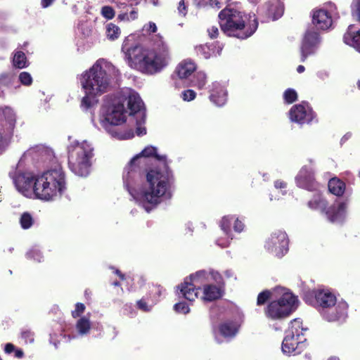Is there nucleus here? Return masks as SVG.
<instances>
[{
    "mask_svg": "<svg viewBox=\"0 0 360 360\" xmlns=\"http://www.w3.org/2000/svg\"><path fill=\"white\" fill-rule=\"evenodd\" d=\"M306 330L302 326V321L300 319H295L290 321L286 333L300 338L304 335L303 332Z\"/></svg>",
    "mask_w": 360,
    "mask_h": 360,
    "instance_id": "obj_29",
    "label": "nucleus"
},
{
    "mask_svg": "<svg viewBox=\"0 0 360 360\" xmlns=\"http://www.w3.org/2000/svg\"><path fill=\"white\" fill-rule=\"evenodd\" d=\"M306 339L301 337L297 338L286 333L282 342V351L283 353L299 354L306 347Z\"/></svg>",
    "mask_w": 360,
    "mask_h": 360,
    "instance_id": "obj_19",
    "label": "nucleus"
},
{
    "mask_svg": "<svg viewBox=\"0 0 360 360\" xmlns=\"http://www.w3.org/2000/svg\"><path fill=\"white\" fill-rule=\"evenodd\" d=\"M308 205L311 209L320 210L323 213L324 210L326 208V205H328V201L325 198H319L318 199L310 200L308 202Z\"/></svg>",
    "mask_w": 360,
    "mask_h": 360,
    "instance_id": "obj_37",
    "label": "nucleus"
},
{
    "mask_svg": "<svg viewBox=\"0 0 360 360\" xmlns=\"http://www.w3.org/2000/svg\"><path fill=\"white\" fill-rule=\"evenodd\" d=\"M174 309L176 312L181 313L184 314H188L190 311L188 305L184 302H180L179 303L175 304L174 306Z\"/></svg>",
    "mask_w": 360,
    "mask_h": 360,
    "instance_id": "obj_48",
    "label": "nucleus"
},
{
    "mask_svg": "<svg viewBox=\"0 0 360 360\" xmlns=\"http://www.w3.org/2000/svg\"><path fill=\"white\" fill-rule=\"evenodd\" d=\"M101 15L108 20H111L115 17V13L114 9L109 6H103L101 11Z\"/></svg>",
    "mask_w": 360,
    "mask_h": 360,
    "instance_id": "obj_46",
    "label": "nucleus"
},
{
    "mask_svg": "<svg viewBox=\"0 0 360 360\" xmlns=\"http://www.w3.org/2000/svg\"><path fill=\"white\" fill-rule=\"evenodd\" d=\"M20 224L23 229H28L33 225L34 219L29 212H24L20 217Z\"/></svg>",
    "mask_w": 360,
    "mask_h": 360,
    "instance_id": "obj_39",
    "label": "nucleus"
},
{
    "mask_svg": "<svg viewBox=\"0 0 360 360\" xmlns=\"http://www.w3.org/2000/svg\"><path fill=\"white\" fill-rule=\"evenodd\" d=\"M208 35L211 39L216 38L219 34V30L216 26H212L207 29Z\"/></svg>",
    "mask_w": 360,
    "mask_h": 360,
    "instance_id": "obj_58",
    "label": "nucleus"
},
{
    "mask_svg": "<svg viewBox=\"0 0 360 360\" xmlns=\"http://www.w3.org/2000/svg\"><path fill=\"white\" fill-rule=\"evenodd\" d=\"M205 276V271H198L195 274H191L186 277L184 282L178 285L179 294L186 300L193 302L198 295L200 288L198 286L201 277Z\"/></svg>",
    "mask_w": 360,
    "mask_h": 360,
    "instance_id": "obj_13",
    "label": "nucleus"
},
{
    "mask_svg": "<svg viewBox=\"0 0 360 360\" xmlns=\"http://www.w3.org/2000/svg\"><path fill=\"white\" fill-rule=\"evenodd\" d=\"M283 13V5L281 0H273L267 5L266 15L273 20H277Z\"/></svg>",
    "mask_w": 360,
    "mask_h": 360,
    "instance_id": "obj_27",
    "label": "nucleus"
},
{
    "mask_svg": "<svg viewBox=\"0 0 360 360\" xmlns=\"http://www.w3.org/2000/svg\"><path fill=\"white\" fill-rule=\"evenodd\" d=\"M284 100L288 103H292L297 99V92L292 89H288L283 94Z\"/></svg>",
    "mask_w": 360,
    "mask_h": 360,
    "instance_id": "obj_41",
    "label": "nucleus"
},
{
    "mask_svg": "<svg viewBox=\"0 0 360 360\" xmlns=\"http://www.w3.org/2000/svg\"><path fill=\"white\" fill-rule=\"evenodd\" d=\"M65 181H34V194L42 200H52L58 192L61 193Z\"/></svg>",
    "mask_w": 360,
    "mask_h": 360,
    "instance_id": "obj_12",
    "label": "nucleus"
},
{
    "mask_svg": "<svg viewBox=\"0 0 360 360\" xmlns=\"http://www.w3.org/2000/svg\"><path fill=\"white\" fill-rule=\"evenodd\" d=\"M16 189L25 196L34 193V181H13Z\"/></svg>",
    "mask_w": 360,
    "mask_h": 360,
    "instance_id": "obj_30",
    "label": "nucleus"
},
{
    "mask_svg": "<svg viewBox=\"0 0 360 360\" xmlns=\"http://www.w3.org/2000/svg\"><path fill=\"white\" fill-rule=\"evenodd\" d=\"M85 305L83 303L77 302L75 304V310L72 311V316L75 319L80 316L85 311Z\"/></svg>",
    "mask_w": 360,
    "mask_h": 360,
    "instance_id": "obj_50",
    "label": "nucleus"
},
{
    "mask_svg": "<svg viewBox=\"0 0 360 360\" xmlns=\"http://www.w3.org/2000/svg\"><path fill=\"white\" fill-rule=\"evenodd\" d=\"M244 224L240 221L238 219H236L235 221H234V224H233V229L236 232H241L243 229H244Z\"/></svg>",
    "mask_w": 360,
    "mask_h": 360,
    "instance_id": "obj_57",
    "label": "nucleus"
},
{
    "mask_svg": "<svg viewBox=\"0 0 360 360\" xmlns=\"http://www.w3.org/2000/svg\"><path fill=\"white\" fill-rule=\"evenodd\" d=\"M347 207V204L346 202L334 203L330 206L328 205L323 211V214H326L327 219L330 222L341 221L345 218Z\"/></svg>",
    "mask_w": 360,
    "mask_h": 360,
    "instance_id": "obj_21",
    "label": "nucleus"
},
{
    "mask_svg": "<svg viewBox=\"0 0 360 360\" xmlns=\"http://www.w3.org/2000/svg\"><path fill=\"white\" fill-rule=\"evenodd\" d=\"M317 290H309L304 292L303 300L308 304L316 306V295Z\"/></svg>",
    "mask_w": 360,
    "mask_h": 360,
    "instance_id": "obj_45",
    "label": "nucleus"
},
{
    "mask_svg": "<svg viewBox=\"0 0 360 360\" xmlns=\"http://www.w3.org/2000/svg\"><path fill=\"white\" fill-rule=\"evenodd\" d=\"M292 122L303 124L309 123L314 118V112L307 103L293 105L289 112Z\"/></svg>",
    "mask_w": 360,
    "mask_h": 360,
    "instance_id": "obj_18",
    "label": "nucleus"
},
{
    "mask_svg": "<svg viewBox=\"0 0 360 360\" xmlns=\"http://www.w3.org/2000/svg\"><path fill=\"white\" fill-rule=\"evenodd\" d=\"M213 88L210 101L217 106H222L226 102L227 92L219 83H214Z\"/></svg>",
    "mask_w": 360,
    "mask_h": 360,
    "instance_id": "obj_26",
    "label": "nucleus"
},
{
    "mask_svg": "<svg viewBox=\"0 0 360 360\" xmlns=\"http://www.w3.org/2000/svg\"><path fill=\"white\" fill-rule=\"evenodd\" d=\"M147 164L148 160H139L134 156L124 167L123 177L127 180L144 178Z\"/></svg>",
    "mask_w": 360,
    "mask_h": 360,
    "instance_id": "obj_17",
    "label": "nucleus"
},
{
    "mask_svg": "<svg viewBox=\"0 0 360 360\" xmlns=\"http://www.w3.org/2000/svg\"><path fill=\"white\" fill-rule=\"evenodd\" d=\"M21 338L25 342L32 343L34 340V334L32 331L26 330L21 333Z\"/></svg>",
    "mask_w": 360,
    "mask_h": 360,
    "instance_id": "obj_52",
    "label": "nucleus"
},
{
    "mask_svg": "<svg viewBox=\"0 0 360 360\" xmlns=\"http://www.w3.org/2000/svg\"><path fill=\"white\" fill-rule=\"evenodd\" d=\"M196 96V93L192 89L184 91L181 93V98L185 101H193Z\"/></svg>",
    "mask_w": 360,
    "mask_h": 360,
    "instance_id": "obj_51",
    "label": "nucleus"
},
{
    "mask_svg": "<svg viewBox=\"0 0 360 360\" xmlns=\"http://www.w3.org/2000/svg\"><path fill=\"white\" fill-rule=\"evenodd\" d=\"M120 75L119 70L110 62L97 60L81 76L80 83L85 93L81 106L85 110L89 108L94 103V98L108 91Z\"/></svg>",
    "mask_w": 360,
    "mask_h": 360,
    "instance_id": "obj_1",
    "label": "nucleus"
},
{
    "mask_svg": "<svg viewBox=\"0 0 360 360\" xmlns=\"http://www.w3.org/2000/svg\"><path fill=\"white\" fill-rule=\"evenodd\" d=\"M178 11L179 13L183 15H185L186 14V7L185 5V2L184 0H181L179 3L178 6Z\"/></svg>",
    "mask_w": 360,
    "mask_h": 360,
    "instance_id": "obj_60",
    "label": "nucleus"
},
{
    "mask_svg": "<svg viewBox=\"0 0 360 360\" xmlns=\"http://www.w3.org/2000/svg\"><path fill=\"white\" fill-rule=\"evenodd\" d=\"M316 181H298L299 186L304 187L309 191H314L316 189L317 184H315Z\"/></svg>",
    "mask_w": 360,
    "mask_h": 360,
    "instance_id": "obj_54",
    "label": "nucleus"
},
{
    "mask_svg": "<svg viewBox=\"0 0 360 360\" xmlns=\"http://www.w3.org/2000/svg\"><path fill=\"white\" fill-rule=\"evenodd\" d=\"M163 288L160 285H153L152 288L150 290L149 296L152 297L155 300L161 296Z\"/></svg>",
    "mask_w": 360,
    "mask_h": 360,
    "instance_id": "obj_47",
    "label": "nucleus"
},
{
    "mask_svg": "<svg viewBox=\"0 0 360 360\" xmlns=\"http://www.w3.org/2000/svg\"><path fill=\"white\" fill-rule=\"evenodd\" d=\"M313 24L317 29L326 30L332 25V19L328 13L323 9H319L314 11L312 15Z\"/></svg>",
    "mask_w": 360,
    "mask_h": 360,
    "instance_id": "obj_22",
    "label": "nucleus"
},
{
    "mask_svg": "<svg viewBox=\"0 0 360 360\" xmlns=\"http://www.w3.org/2000/svg\"><path fill=\"white\" fill-rule=\"evenodd\" d=\"M311 178H313L311 170L307 167H304L300 169L297 180H309Z\"/></svg>",
    "mask_w": 360,
    "mask_h": 360,
    "instance_id": "obj_42",
    "label": "nucleus"
},
{
    "mask_svg": "<svg viewBox=\"0 0 360 360\" xmlns=\"http://www.w3.org/2000/svg\"><path fill=\"white\" fill-rule=\"evenodd\" d=\"M76 328L81 335L87 334L91 329V323L85 316L80 318L76 324Z\"/></svg>",
    "mask_w": 360,
    "mask_h": 360,
    "instance_id": "obj_36",
    "label": "nucleus"
},
{
    "mask_svg": "<svg viewBox=\"0 0 360 360\" xmlns=\"http://www.w3.org/2000/svg\"><path fill=\"white\" fill-rule=\"evenodd\" d=\"M224 293V285L222 286H217L215 285H205L203 288L204 295L202 299L208 302H212L220 299L223 296Z\"/></svg>",
    "mask_w": 360,
    "mask_h": 360,
    "instance_id": "obj_23",
    "label": "nucleus"
},
{
    "mask_svg": "<svg viewBox=\"0 0 360 360\" xmlns=\"http://www.w3.org/2000/svg\"><path fill=\"white\" fill-rule=\"evenodd\" d=\"M15 349V346L12 343H7L5 346L4 351L6 354H11Z\"/></svg>",
    "mask_w": 360,
    "mask_h": 360,
    "instance_id": "obj_61",
    "label": "nucleus"
},
{
    "mask_svg": "<svg viewBox=\"0 0 360 360\" xmlns=\"http://www.w3.org/2000/svg\"><path fill=\"white\" fill-rule=\"evenodd\" d=\"M19 80L22 84L25 86H29L32 82V78L31 77V75L27 72H22L19 75Z\"/></svg>",
    "mask_w": 360,
    "mask_h": 360,
    "instance_id": "obj_49",
    "label": "nucleus"
},
{
    "mask_svg": "<svg viewBox=\"0 0 360 360\" xmlns=\"http://www.w3.org/2000/svg\"><path fill=\"white\" fill-rule=\"evenodd\" d=\"M206 82V75L202 72H198L195 75L194 79L192 80V85L200 89L205 86Z\"/></svg>",
    "mask_w": 360,
    "mask_h": 360,
    "instance_id": "obj_38",
    "label": "nucleus"
},
{
    "mask_svg": "<svg viewBox=\"0 0 360 360\" xmlns=\"http://www.w3.org/2000/svg\"><path fill=\"white\" fill-rule=\"evenodd\" d=\"M353 27L352 25L348 27L347 31L343 36V41L360 53V30L353 31Z\"/></svg>",
    "mask_w": 360,
    "mask_h": 360,
    "instance_id": "obj_24",
    "label": "nucleus"
},
{
    "mask_svg": "<svg viewBox=\"0 0 360 360\" xmlns=\"http://www.w3.org/2000/svg\"><path fill=\"white\" fill-rule=\"evenodd\" d=\"M13 65L18 68L22 69L27 65V58L25 54L20 51H17L13 58Z\"/></svg>",
    "mask_w": 360,
    "mask_h": 360,
    "instance_id": "obj_35",
    "label": "nucleus"
},
{
    "mask_svg": "<svg viewBox=\"0 0 360 360\" xmlns=\"http://www.w3.org/2000/svg\"><path fill=\"white\" fill-rule=\"evenodd\" d=\"M197 54L201 56L204 58H210L211 56L215 55L214 46L213 44L200 45L195 48Z\"/></svg>",
    "mask_w": 360,
    "mask_h": 360,
    "instance_id": "obj_33",
    "label": "nucleus"
},
{
    "mask_svg": "<svg viewBox=\"0 0 360 360\" xmlns=\"http://www.w3.org/2000/svg\"><path fill=\"white\" fill-rule=\"evenodd\" d=\"M54 153L51 148L44 145L30 147L21 156L15 168L9 172L13 180H25L30 172L35 171L26 169L30 164H47L54 160Z\"/></svg>",
    "mask_w": 360,
    "mask_h": 360,
    "instance_id": "obj_6",
    "label": "nucleus"
},
{
    "mask_svg": "<svg viewBox=\"0 0 360 360\" xmlns=\"http://www.w3.org/2000/svg\"><path fill=\"white\" fill-rule=\"evenodd\" d=\"M318 42V33L314 30H307L301 46V60L302 62H304L309 55L314 52V48Z\"/></svg>",
    "mask_w": 360,
    "mask_h": 360,
    "instance_id": "obj_20",
    "label": "nucleus"
},
{
    "mask_svg": "<svg viewBox=\"0 0 360 360\" xmlns=\"http://www.w3.org/2000/svg\"><path fill=\"white\" fill-rule=\"evenodd\" d=\"M316 295V307L321 310L325 319L336 321L347 316L348 304L346 302L336 303L335 295L328 290H317Z\"/></svg>",
    "mask_w": 360,
    "mask_h": 360,
    "instance_id": "obj_7",
    "label": "nucleus"
},
{
    "mask_svg": "<svg viewBox=\"0 0 360 360\" xmlns=\"http://www.w3.org/2000/svg\"><path fill=\"white\" fill-rule=\"evenodd\" d=\"M114 136H117L119 139L125 140L134 137V133L132 131H129L124 134H116Z\"/></svg>",
    "mask_w": 360,
    "mask_h": 360,
    "instance_id": "obj_59",
    "label": "nucleus"
},
{
    "mask_svg": "<svg viewBox=\"0 0 360 360\" xmlns=\"http://www.w3.org/2000/svg\"><path fill=\"white\" fill-rule=\"evenodd\" d=\"M143 30L148 33H154L157 31L156 25L154 22H150L144 25Z\"/></svg>",
    "mask_w": 360,
    "mask_h": 360,
    "instance_id": "obj_56",
    "label": "nucleus"
},
{
    "mask_svg": "<svg viewBox=\"0 0 360 360\" xmlns=\"http://www.w3.org/2000/svg\"><path fill=\"white\" fill-rule=\"evenodd\" d=\"M117 20L120 21H130L127 13H120L117 15Z\"/></svg>",
    "mask_w": 360,
    "mask_h": 360,
    "instance_id": "obj_63",
    "label": "nucleus"
},
{
    "mask_svg": "<svg viewBox=\"0 0 360 360\" xmlns=\"http://www.w3.org/2000/svg\"><path fill=\"white\" fill-rule=\"evenodd\" d=\"M297 298L292 293H283L278 300L271 301L265 309V315L270 319L278 320L288 317L297 308Z\"/></svg>",
    "mask_w": 360,
    "mask_h": 360,
    "instance_id": "obj_8",
    "label": "nucleus"
},
{
    "mask_svg": "<svg viewBox=\"0 0 360 360\" xmlns=\"http://www.w3.org/2000/svg\"><path fill=\"white\" fill-rule=\"evenodd\" d=\"M15 77L11 73H2L0 75V87H8L12 84Z\"/></svg>",
    "mask_w": 360,
    "mask_h": 360,
    "instance_id": "obj_40",
    "label": "nucleus"
},
{
    "mask_svg": "<svg viewBox=\"0 0 360 360\" xmlns=\"http://www.w3.org/2000/svg\"><path fill=\"white\" fill-rule=\"evenodd\" d=\"M289 240L285 231L278 230L273 232L265 243V248L277 257H282L288 250Z\"/></svg>",
    "mask_w": 360,
    "mask_h": 360,
    "instance_id": "obj_14",
    "label": "nucleus"
},
{
    "mask_svg": "<svg viewBox=\"0 0 360 360\" xmlns=\"http://www.w3.org/2000/svg\"><path fill=\"white\" fill-rule=\"evenodd\" d=\"M352 12L353 15L360 20V0H353L352 4Z\"/></svg>",
    "mask_w": 360,
    "mask_h": 360,
    "instance_id": "obj_53",
    "label": "nucleus"
},
{
    "mask_svg": "<svg viewBox=\"0 0 360 360\" xmlns=\"http://www.w3.org/2000/svg\"><path fill=\"white\" fill-rule=\"evenodd\" d=\"M317 76L322 80H325L326 79L328 76H329V74L327 71L326 70H321L319 72H317Z\"/></svg>",
    "mask_w": 360,
    "mask_h": 360,
    "instance_id": "obj_62",
    "label": "nucleus"
},
{
    "mask_svg": "<svg viewBox=\"0 0 360 360\" xmlns=\"http://www.w3.org/2000/svg\"><path fill=\"white\" fill-rule=\"evenodd\" d=\"M127 99L128 108L130 110L129 115L135 117L136 127V134L138 136H143L146 134V129L142 124L146 120V110L143 103L139 95L132 90H129L127 93Z\"/></svg>",
    "mask_w": 360,
    "mask_h": 360,
    "instance_id": "obj_10",
    "label": "nucleus"
},
{
    "mask_svg": "<svg viewBox=\"0 0 360 360\" xmlns=\"http://www.w3.org/2000/svg\"><path fill=\"white\" fill-rule=\"evenodd\" d=\"M219 333L224 338L235 336L237 328L232 322H224L219 325Z\"/></svg>",
    "mask_w": 360,
    "mask_h": 360,
    "instance_id": "obj_31",
    "label": "nucleus"
},
{
    "mask_svg": "<svg viewBox=\"0 0 360 360\" xmlns=\"http://www.w3.org/2000/svg\"><path fill=\"white\" fill-rule=\"evenodd\" d=\"M65 178L62 167L56 164L43 169L37 167L34 172H30L25 180H64Z\"/></svg>",
    "mask_w": 360,
    "mask_h": 360,
    "instance_id": "obj_16",
    "label": "nucleus"
},
{
    "mask_svg": "<svg viewBox=\"0 0 360 360\" xmlns=\"http://www.w3.org/2000/svg\"><path fill=\"white\" fill-rule=\"evenodd\" d=\"M127 181L125 187L134 199L143 202L149 212L160 204L164 198L170 197L169 181Z\"/></svg>",
    "mask_w": 360,
    "mask_h": 360,
    "instance_id": "obj_3",
    "label": "nucleus"
},
{
    "mask_svg": "<svg viewBox=\"0 0 360 360\" xmlns=\"http://www.w3.org/2000/svg\"><path fill=\"white\" fill-rule=\"evenodd\" d=\"M127 111L122 103H117L103 108L101 124L108 131L112 125H120L126 121Z\"/></svg>",
    "mask_w": 360,
    "mask_h": 360,
    "instance_id": "obj_11",
    "label": "nucleus"
},
{
    "mask_svg": "<svg viewBox=\"0 0 360 360\" xmlns=\"http://www.w3.org/2000/svg\"><path fill=\"white\" fill-rule=\"evenodd\" d=\"M245 19L242 12L233 8H225L219 13V22L224 34L241 39L250 37L258 25L255 18L249 25H245Z\"/></svg>",
    "mask_w": 360,
    "mask_h": 360,
    "instance_id": "obj_4",
    "label": "nucleus"
},
{
    "mask_svg": "<svg viewBox=\"0 0 360 360\" xmlns=\"http://www.w3.org/2000/svg\"><path fill=\"white\" fill-rule=\"evenodd\" d=\"M233 218L232 217H224L221 221L220 226L221 229L228 234L231 231V225Z\"/></svg>",
    "mask_w": 360,
    "mask_h": 360,
    "instance_id": "obj_44",
    "label": "nucleus"
},
{
    "mask_svg": "<svg viewBox=\"0 0 360 360\" xmlns=\"http://www.w3.org/2000/svg\"><path fill=\"white\" fill-rule=\"evenodd\" d=\"M328 191L336 195L342 196L346 188L345 181H328Z\"/></svg>",
    "mask_w": 360,
    "mask_h": 360,
    "instance_id": "obj_32",
    "label": "nucleus"
},
{
    "mask_svg": "<svg viewBox=\"0 0 360 360\" xmlns=\"http://www.w3.org/2000/svg\"><path fill=\"white\" fill-rule=\"evenodd\" d=\"M4 120L2 121L0 129V155L5 150L15 125V115L10 108L4 110Z\"/></svg>",
    "mask_w": 360,
    "mask_h": 360,
    "instance_id": "obj_15",
    "label": "nucleus"
},
{
    "mask_svg": "<svg viewBox=\"0 0 360 360\" xmlns=\"http://www.w3.org/2000/svg\"><path fill=\"white\" fill-rule=\"evenodd\" d=\"M136 306L139 309L143 311L147 312L150 311L149 307L143 299L138 300L136 302Z\"/></svg>",
    "mask_w": 360,
    "mask_h": 360,
    "instance_id": "obj_55",
    "label": "nucleus"
},
{
    "mask_svg": "<svg viewBox=\"0 0 360 360\" xmlns=\"http://www.w3.org/2000/svg\"><path fill=\"white\" fill-rule=\"evenodd\" d=\"M158 148L151 145L145 147L139 153L134 157L139 160H148L149 158H154L152 161H158V157L167 156L166 155H160L158 153Z\"/></svg>",
    "mask_w": 360,
    "mask_h": 360,
    "instance_id": "obj_28",
    "label": "nucleus"
},
{
    "mask_svg": "<svg viewBox=\"0 0 360 360\" xmlns=\"http://www.w3.org/2000/svg\"><path fill=\"white\" fill-rule=\"evenodd\" d=\"M131 65L141 72L153 74L165 67L169 59L167 46L160 39L152 49H144L141 46H135L127 50L125 53Z\"/></svg>",
    "mask_w": 360,
    "mask_h": 360,
    "instance_id": "obj_2",
    "label": "nucleus"
},
{
    "mask_svg": "<svg viewBox=\"0 0 360 360\" xmlns=\"http://www.w3.org/2000/svg\"><path fill=\"white\" fill-rule=\"evenodd\" d=\"M169 162L167 156L158 157V161L148 160L145 167L146 180H170L173 178L172 171L169 167Z\"/></svg>",
    "mask_w": 360,
    "mask_h": 360,
    "instance_id": "obj_9",
    "label": "nucleus"
},
{
    "mask_svg": "<svg viewBox=\"0 0 360 360\" xmlns=\"http://www.w3.org/2000/svg\"><path fill=\"white\" fill-rule=\"evenodd\" d=\"M271 292L268 290H264L259 293L257 299V304L259 306L264 304L271 297Z\"/></svg>",
    "mask_w": 360,
    "mask_h": 360,
    "instance_id": "obj_43",
    "label": "nucleus"
},
{
    "mask_svg": "<svg viewBox=\"0 0 360 360\" xmlns=\"http://www.w3.org/2000/svg\"><path fill=\"white\" fill-rule=\"evenodd\" d=\"M196 70V65L192 60L187 59L181 61L176 68L175 74L179 79L188 78Z\"/></svg>",
    "mask_w": 360,
    "mask_h": 360,
    "instance_id": "obj_25",
    "label": "nucleus"
},
{
    "mask_svg": "<svg viewBox=\"0 0 360 360\" xmlns=\"http://www.w3.org/2000/svg\"><path fill=\"white\" fill-rule=\"evenodd\" d=\"M128 14H129V20H134L136 19L138 17V12L135 9H133L132 11H131L130 13Z\"/></svg>",
    "mask_w": 360,
    "mask_h": 360,
    "instance_id": "obj_64",
    "label": "nucleus"
},
{
    "mask_svg": "<svg viewBox=\"0 0 360 360\" xmlns=\"http://www.w3.org/2000/svg\"><path fill=\"white\" fill-rule=\"evenodd\" d=\"M105 33L108 39L114 41L120 37L121 31L117 25L110 22L105 26Z\"/></svg>",
    "mask_w": 360,
    "mask_h": 360,
    "instance_id": "obj_34",
    "label": "nucleus"
},
{
    "mask_svg": "<svg viewBox=\"0 0 360 360\" xmlns=\"http://www.w3.org/2000/svg\"><path fill=\"white\" fill-rule=\"evenodd\" d=\"M67 150L70 169L79 177H86L90 173L94 156L93 145L86 140H73Z\"/></svg>",
    "mask_w": 360,
    "mask_h": 360,
    "instance_id": "obj_5",
    "label": "nucleus"
}]
</instances>
